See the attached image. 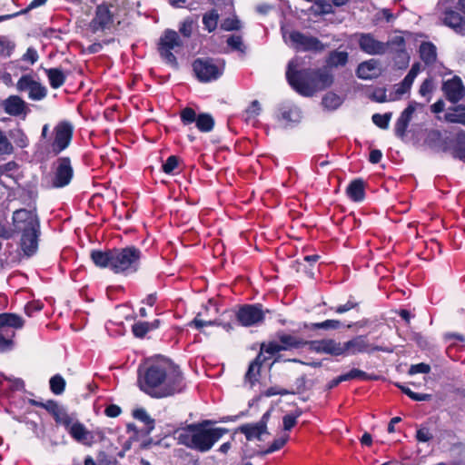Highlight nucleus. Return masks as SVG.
<instances>
[{
	"mask_svg": "<svg viewBox=\"0 0 465 465\" xmlns=\"http://www.w3.org/2000/svg\"><path fill=\"white\" fill-rule=\"evenodd\" d=\"M180 368L165 358L148 360L137 371V386L152 398L163 399L183 390Z\"/></svg>",
	"mask_w": 465,
	"mask_h": 465,
	"instance_id": "1",
	"label": "nucleus"
},
{
	"mask_svg": "<svg viewBox=\"0 0 465 465\" xmlns=\"http://www.w3.org/2000/svg\"><path fill=\"white\" fill-rule=\"evenodd\" d=\"M397 386L401 390L402 392H404L406 395H408L411 399L417 401H429L430 399V394H420L413 392L409 388L397 384Z\"/></svg>",
	"mask_w": 465,
	"mask_h": 465,
	"instance_id": "48",
	"label": "nucleus"
},
{
	"mask_svg": "<svg viewBox=\"0 0 465 465\" xmlns=\"http://www.w3.org/2000/svg\"><path fill=\"white\" fill-rule=\"evenodd\" d=\"M181 120L183 124H196L199 131L203 133L211 132L214 126V120L209 114H196L195 111L190 107L184 108L181 112Z\"/></svg>",
	"mask_w": 465,
	"mask_h": 465,
	"instance_id": "11",
	"label": "nucleus"
},
{
	"mask_svg": "<svg viewBox=\"0 0 465 465\" xmlns=\"http://www.w3.org/2000/svg\"><path fill=\"white\" fill-rule=\"evenodd\" d=\"M283 39L290 46L302 51H321L323 45L313 36L305 35L297 31L283 32Z\"/></svg>",
	"mask_w": 465,
	"mask_h": 465,
	"instance_id": "7",
	"label": "nucleus"
},
{
	"mask_svg": "<svg viewBox=\"0 0 465 465\" xmlns=\"http://www.w3.org/2000/svg\"><path fill=\"white\" fill-rule=\"evenodd\" d=\"M237 320L242 326L258 325L263 322L264 312L259 303L242 306L237 312Z\"/></svg>",
	"mask_w": 465,
	"mask_h": 465,
	"instance_id": "12",
	"label": "nucleus"
},
{
	"mask_svg": "<svg viewBox=\"0 0 465 465\" xmlns=\"http://www.w3.org/2000/svg\"><path fill=\"white\" fill-rule=\"evenodd\" d=\"M454 6L458 7L457 3L450 1L446 5H440V1L439 2V7L444 12V24L457 33L465 35V20L459 13L451 10Z\"/></svg>",
	"mask_w": 465,
	"mask_h": 465,
	"instance_id": "21",
	"label": "nucleus"
},
{
	"mask_svg": "<svg viewBox=\"0 0 465 465\" xmlns=\"http://www.w3.org/2000/svg\"><path fill=\"white\" fill-rule=\"evenodd\" d=\"M74 133V126L70 122H59L54 128V139L51 143L52 152L59 154L64 151L71 143Z\"/></svg>",
	"mask_w": 465,
	"mask_h": 465,
	"instance_id": "9",
	"label": "nucleus"
},
{
	"mask_svg": "<svg viewBox=\"0 0 465 465\" xmlns=\"http://www.w3.org/2000/svg\"><path fill=\"white\" fill-rule=\"evenodd\" d=\"M348 196L354 202H361L364 199V183L361 180L352 181L347 187Z\"/></svg>",
	"mask_w": 465,
	"mask_h": 465,
	"instance_id": "28",
	"label": "nucleus"
},
{
	"mask_svg": "<svg viewBox=\"0 0 465 465\" xmlns=\"http://www.w3.org/2000/svg\"><path fill=\"white\" fill-rule=\"evenodd\" d=\"M219 20V15L217 11L211 10L204 14L203 17V23L204 25V27L209 32H213L216 29L217 24Z\"/></svg>",
	"mask_w": 465,
	"mask_h": 465,
	"instance_id": "39",
	"label": "nucleus"
},
{
	"mask_svg": "<svg viewBox=\"0 0 465 465\" xmlns=\"http://www.w3.org/2000/svg\"><path fill=\"white\" fill-rule=\"evenodd\" d=\"M113 258L114 272L130 274L139 269L141 252L134 246L113 249Z\"/></svg>",
	"mask_w": 465,
	"mask_h": 465,
	"instance_id": "4",
	"label": "nucleus"
},
{
	"mask_svg": "<svg viewBox=\"0 0 465 465\" xmlns=\"http://www.w3.org/2000/svg\"><path fill=\"white\" fill-rule=\"evenodd\" d=\"M199 81L208 83L218 79L223 73V64L211 58H198L193 64Z\"/></svg>",
	"mask_w": 465,
	"mask_h": 465,
	"instance_id": "5",
	"label": "nucleus"
},
{
	"mask_svg": "<svg viewBox=\"0 0 465 465\" xmlns=\"http://www.w3.org/2000/svg\"><path fill=\"white\" fill-rule=\"evenodd\" d=\"M271 412L272 410L267 411L256 423H248L241 426L240 431L245 435L248 440H261L263 434H268L267 422L271 417Z\"/></svg>",
	"mask_w": 465,
	"mask_h": 465,
	"instance_id": "19",
	"label": "nucleus"
},
{
	"mask_svg": "<svg viewBox=\"0 0 465 465\" xmlns=\"http://www.w3.org/2000/svg\"><path fill=\"white\" fill-rule=\"evenodd\" d=\"M391 118V113H387L384 114H374L371 117L372 122L381 129H387L389 127Z\"/></svg>",
	"mask_w": 465,
	"mask_h": 465,
	"instance_id": "46",
	"label": "nucleus"
},
{
	"mask_svg": "<svg viewBox=\"0 0 465 465\" xmlns=\"http://www.w3.org/2000/svg\"><path fill=\"white\" fill-rule=\"evenodd\" d=\"M13 152V146L7 137L0 130V154H10Z\"/></svg>",
	"mask_w": 465,
	"mask_h": 465,
	"instance_id": "50",
	"label": "nucleus"
},
{
	"mask_svg": "<svg viewBox=\"0 0 465 465\" xmlns=\"http://www.w3.org/2000/svg\"><path fill=\"white\" fill-rule=\"evenodd\" d=\"M442 91L446 98L450 103L456 104L460 101L465 94V88L459 76H454L443 83Z\"/></svg>",
	"mask_w": 465,
	"mask_h": 465,
	"instance_id": "23",
	"label": "nucleus"
},
{
	"mask_svg": "<svg viewBox=\"0 0 465 465\" xmlns=\"http://www.w3.org/2000/svg\"><path fill=\"white\" fill-rule=\"evenodd\" d=\"M432 89H433V82L431 79L428 78L422 82V84L420 87L419 93L421 96H426L432 92Z\"/></svg>",
	"mask_w": 465,
	"mask_h": 465,
	"instance_id": "57",
	"label": "nucleus"
},
{
	"mask_svg": "<svg viewBox=\"0 0 465 465\" xmlns=\"http://www.w3.org/2000/svg\"><path fill=\"white\" fill-rule=\"evenodd\" d=\"M279 340L281 341V347L282 351H286L292 348H300L308 344V341H303L295 336L284 333L279 335Z\"/></svg>",
	"mask_w": 465,
	"mask_h": 465,
	"instance_id": "33",
	"label": "nucleus"
},
{
	"mask_svg": "<svg viewBox=\"0 0 465 465\" xmlns=\"http://www.w3.org/2000/svg\"><path fill=\"white\" fill-rule=\"evenodd\" d=\"M430 371V365L421 362V363L411 365L410 367V369H409L408 373L410 375H414V374H417V373H429Z\"/></svg>",
	"mask_w": 465,
	"mask_h": 465,
	"instance_id": "51",
	"label": "nucleus"
},
{
	"mask_svg": "<svg viewBox=\"0 0 465 465\" xmlns=\"http://www.w3.org/2000/svg\"><path fill=\"white\" fill-rule=\"evenodd\" d=\"M290 391L284 389H280L278 387H271L267 389L264 392V395L267 397L274 396V395H287Z\"/></svg>",
	"mask_w": 465,
	"mask_h": 465,
	"instance_id": "62",
	"label": "nucleus"
},
{
	"mask_svg": "<svg viewBox=\"0 0 465 465\" xmlns=\"http://www.w3.org/2000/svg\"><path fill=\"white\" fill-rule=\"evenodd\" d=\"M50 85L54 89L61 87L65 82V74L60 68L45 69Z\"/></svg>",
	"mask_w": 465,
	"mask_h": 465,
	"instance_id": "32",
	"label": "nucleus"
},
{
	"mask_svg": "<svg viewBox=\"0 0 465 465\" xmlns=\"http://www.w3.org/2000/svg\"><path fill=\"white\" fill-rule=\"evenodd\" d=\"M263 361H265V358L261 359V354H259L256 357V359L252 362H251L248 371L245 374V381H248L250 382L251 385H252L254 381H257V377L260 372V367Z\"/></svg>",
	"mask_w": 465,
	"mask_h": 465,
	"instance_id": "35",
	"label": "nucleus"
},
{
	"mask_svg": "<svg viewBox=\"0 0 465 465\" xmlns=\"http://www.w3.org/2000/svg\"><path fill=\"white\" fill-rule=\"evenodd\" d=\"M302 410L297 409L294 412L285 415L282 418L284 430H290L292 429L296 424L297 419L302 415Z\"/></svg>",
	"mask_w": 465,
	"mask_h": 465,
	"instance_id": "43",
	"label": "nucleus"
},
{
	"mask_svg": "<svg viewBox=\"0 0 465 465\" xmlns=\"http://www.w3.org/2000/svg\"><path fill=\"white\" fill-rule=\"evenodd\" d=\"M15 43L6 38L5 36L0 35V54L4 56H10L15 49Z\"/></svg>",
	"mask_w": 465,
	"mask_h": 465,
	"instance_id": "45",
	"label": "nucleus"
},
{
	"mask_svg": "<svg viewBox=\"0 0 465 465\" xmlns=\"http://www.w3.org/2000/svg\"><path fill=\"white\" fill-rule=\"evenodd\" d=\"M281 351H282L281 344H279L275 341H272L267 344H265V343L262 344L261 352L259 354H261V357L262 356L263 352H266L270 355H274L275 353H277Z\"/></svg>",
	"mask_w": 465,
	"mask_h": 465,
	"instance_id": "49",
	"label": "nucleus"
},
{
	"mask_svg": "<svg viewBox=\"0 0 465 465\" xmlns=\"http://www.w3.org/2000/svg\"><path fill=\"white\" fill-rule=\"evenodd\" d=\"M38 235L39 229L22 233L21 246L27 255H31L36 251L38 246Z\"/></svg>",
	"mask_w": 465,
	"mask_h": 465,
	"instance_id": "25",
	"label": "nucleus"
},
{
	"mask_svg": "<svg viewBox=\"0 0 465 465\" xmlns=\"http://www.w3.org/2000/svg\"><path fill=\"white\" fill-rule=\"evenodd\" d=\"M309 349L317 353H326L332 356L342 355L341 342L333 339H322L308 341Z\"/></svg>",
	"mask_w": 465,
	"mask_h": 465,
	"instance_id": "22",
	"label": "nucleus"
},
{
	"mask_svg": "<svg viewBox=\"0 0 465 465\" xmlns=\"http://www.w3.org/2000/svg\"><path fill=\"white\" fill-rule=\"evenodd\" d=\"M409 124L404 122L403 120L398 118L395 124V134L401 138L405 135V132L407 130Z\"/></svg>",
	"mask_w": 465,
	"mask_h": 465,
	"instance_id": "59",
	"label": "nucleus"
},
{
	"mask_svg": "<svg viewBox=\"0 0 465 465\" xmlns=\"http://www.w3.org/2000/svg\"><path fill=\"white\" fill-rule=\"evenodd\" d=\"M302 117L301 109L291 102L282 103L277 114V119L284 127H292L301 122Z\"/></svg>",
	"mask_w": 465,
	"mask_h": 465,
	"instance_id": "17",
	"label": "nucleus"
},
{
	"mask_svg": "<svg viewBox=\"0 0 465 465\" xmlns=\"http://www.w3.org/2000/svg\"><path fill=\"white\" fill-rule=\"evenodd\" d=\"M299 61L289 62L286 77L292 87L304 96H312L316 92L329 87L333 77L325 70H298Z\"/></svg>",
	"mask_w": 465,
	"mask_h": 465,
	"instance_id": "2",
	"label": "nucleus"
},
{
	"mask_svg": "<svg viewBox=\"0 0 465 465\" xmlns=\"http://www.w3.org/2000/svg\"><path fill=\"white\" fill-rule=\"evenodd\" d=\"M360 49L370 54H383L389 48V43L377 40L371 34L361 33L357 35Z\"/></svg>",
	"mask_w": 465,
	"mask_h": 465,
	"instance_id": "16",
	"label": "nucleus"
},
{
	"mask_svg": "<svg viewBox=\"0 0 465 465\" xmlns=\"http://www.w3.org/2000/svg\"><path fill=\"white\" fill-rule=\"evenodd\" d=\"M288 438L289 437L287 435H285V436H282V437H280V438L274 440L273 442L272 443V445L267 450V452L272 453V452H274V451L280 450L281 448H282L284 446V444L287 442Z\"/></svg>",
	"mask_w": 465,
	"mask_h": 465,
	"instance_id": "56",
	"label": "nucleus"
},
{
	"mask_svg": "<svg viewBox=\"0 0 465 465\" xmlns=\"http://www.w3.org/2000/svg\"><path fill=\"white\" fill-rule=\"evenodd\" d=\"M348 53L345 51H332L326 60V64L330 68L344 66L348 62Z\"/></svg>",
	"mask_w": 465,
	"mask_h": 465,
	"instance_id": "30",
	"label": "nucleus"
},
{
	"mask_svg": "<svg viewBox=\"0 0 465 465\" xmlns=\"http://www.w3.org/2000/svg\"><path fill=\"white\" fill-rule=\"evenodd\" d=\"M61 421L74 440L85 446L93 445L94 441V434L84 424L78 421L72 422L71 419L67 416L63 418Z\"/></svg>",
	"mask_w": 465,
	"mask_h": 465,
	"instance_id": "14",
	"label": "nucleus"
},
{
	"mask_svg": "<svg viewBox=\"0 0 465 465\" xmlns=\"http://www.w3.org/2000/svg\"><path fill=\"white\" fill-rule=\"evenodd\" d=\"M178 165V159L176 156H170L167 158L166 162L163 164V170L165 173H173L174 169Z\"/></svg>",
	"mask_w": 465,
	"mask_h": 465,
	"instance_id": "52",
	"label": "nucleus"
},
{
	"mask_svg": "<svg viewBox=\"0 0 465 465\" xmlns=\"http://www.w3.org/2000/svg\"><path fill=\"white\" fill-rule=\"evenodd\" d=\"M222 27L226 31L237 30L240 28V22L227 19L222 24Z\"/></svg>",
	"mask_w": 465,
	"mask_h": 465,
	"instance_id": "63",
	"label": "nucleus"
},
{
	"mask_svg": "<svg viewBox=\"0 0 465 465\" xmlns=\"http://www.w3.org/2000/svg\"><path fill=\"white\" fill-rule=\"evenodd\" d=\"M262 112V107L257 100H254L245 109L242 114V117L247 124H254L257 122V117Z\"/></svg>",
	"mask_w": 465,
	"mask_h": 465,
	"instance_id": "34",
	"label": "nucleus"
},
{
	"mask_svg": "<svg viewBox=\"0 0 465 465\" xmlns=\"http://www.w3.org/2000/svg\"><path fill=\"white\" fill-rule=\"evenodd\" d=\"M341 327V322L338 320H326L322 322H315L312 323L310 325V329L316 330V329H323V330H336Z\"/></svg>",
	"mask_w": 465,
	"mask_h": 465,
	"instance_id": "44",
	"label": "nucleus"
},
{
	"mask_svg": "<svg viewBox=\"0 0 465 465\" xmlns=\"http://www.w3.org/2000/svg\"><path fill=\"white\" fill-rule=\"evenodd\" d=\"M13 222L15 228L22 233L40 227L36 213L25 209L15 211L13 214Z\"/></svg>",
	"mask_w": 465,
	"mask_h": 465,
	"instance_id": "15",
	"label": "nucleus"
},
{
	"mask_svg": "<svg viewBox=\"0 0 465 465\" xmlns=\"http://www.w3.org/2000/svg\"><path fill=\"white\" fill-rule=\"evenodd\" d=\"M322 104L325 109L333 111L340 107L342 99L333 93H328L323 96Z\"/></svg>",
	"mask_w": 465,
	"mask_h": 465,
	"instance_id": "38",
	"label": "nucleus"
},
{
	"mask_svg": "<svg viewBox=\"0 0 465 465\" xmlns=\"http://www.w3.org/2000/svg\"><path fill=\"white\" fill-rule=\"evenodd\" d=\"M5 113L15 117L25 119L30 113L28 104L18 95H10L1 104Z\"/></svg>",
	"mask_w": 465,
	"mask_h": 465,
	"instance_id": "20",
	"label": "nucleus"
},
{
	"mask_svg": "<svg viewBox=\"0 0 465 465\" xmlns=\"http://www.w3.org/2000/svg\"><path fill=\"white\" fill-rule=\"evenodd\" d=\"M133 416L134 417V419H136L137 420H140L146 426L148 432H150L153 430L154 420L150 417V415L147 413V411L144 409L141 408V409L134 410L133 412Z\"/></svg>",
	"mask_w": 465,
	"mask_h": 465,
	"instance_id": "37",
	"label": "nucleus"
},
{
	"mask_svg": "<svg viewBox=\"0 0 465 465\" xmlns=\"http://www.w3.org/2000/svg\"><path fill=\"white\" fill-rule=\"evenodd\" d=\"M49 383H50V390L52 391L53 393H54L56 395H60L64 392V388H65V381L61 375L56 374V375L53 376L50 379Z\"/></svg>",
	"mask_w": 465,
	"mask_h": 465,
	"instance_id": "41",
	"label": "nucleus"
},
{
	"mask_svg": "<svg viewBox=\"0 0 465 465\" xmlns=\"http://www.w3.org/2000/svg\"><path fill=\"white\" fill-rule=\"evenodd\" d=\"M24 326V320L15 313L0 314V329L4 327H12L21 329Z\"/></svg>",
	"mask_w": 465,
	"mask_h": 465,
	"instance_id": "31",
	"label": "nucleus"
},
{
	"mask_svg": "<svg viewBox=\"0 0 465 465\" xmlns=\"http://www.w3.org/2000/svg\"><path fill=\"white\" fill-rule=\"evenodd\" d=\"M227 44L233 50L239 51L241 53L245 52V45H243L242 36L240 35H231L227 39Z\"/></svg>",
	"mask_w": 465,
	"mask_h": 465,
	"instance_id": "47",
	"label": "nucleus"
},
{
	"mask_svg": "<svg viewBox=\"0 0 465 465\" xmlns=\"http://www.w3.org/2000/svg\"><path fill=\"white\" fill-rule=\"evenodd\" d=\"M416 439L420 442H428L432 439V434L428 428H420L416 432Z\"/></svg>",
	"mask_w": 465,
	"mask_h": 465,
	"instance_id": "55",
	"label": "nucleus"
},
{
	"mask_svg": "<svg viewBox=\"0 0 465 465\" xmlns=\"http://www.w3.org/2000/svg\"><path fill=\"white\" fill-rule=\"evenodd\" d=\"M417 103L411 102L408 107L401 114L400 119L403 120L407 124H410L412 114L416 110Z\"/></svg>",
	"mask_w": 465,
	"mask_h": 465,
	"instance_id": "54",
	"label": "nucleus"
},
{
	"mask_svg": "<svg viewBox=\"0 0 465 465\" xmlns=\"http://www.w3.org/2000/svg\"><path fill=\"white\" fill-rule=\"evenodd\" d=\"M14 345L13 340L11 338H5L2 334H0V351L5 352L12 350Z\"/></svg>",
	"mask_w": 465,
	"mask_h": 465,
	"instance_id": "60",
	"label": "nucleus"
},
{
	"mask_svg": "<svg viewBox=\"0 0 465 465\" xmlns=\"http://www.w3.org/2000/svg\"><path fill=\"white\" fill-rule=\"evenodd\" d=\"M179 30L183 36L189 37L193 32V22L191 20H185L181 25Z\"/></svg>",
	"mask_w": 465,
	"mask_h": 465,
	"instance_id": "61",
	"label": "nucleus"
},
{
	"mask_svg": "<svg viewBox=\"0 0 465 465\" xmlns=\"http://www.w3.org/2000/svg\"><path fill=\"white\" fill-rule=\"evenodd\" d=\"M19 92H26L28 98L33 101H41L47 94V89L39 82H36L31 75L25 74L20 77L16 84Z\"/></svg>",
	"mask_w": 465,
	"mask_h": 465,
	"instance_id": "13",
	"label": "nucleus"
},
{
	"mask_svg": "<svg viewBox=\"0 0 465 465\" xmlns=\"http://www.w3.org/2000/svg\"><path fill=\"white\" fill-rule=\"evenodd\" d=\"M38 60V54L35 48L29 47L23 55V61L34 64Z\"/></svg>",
	"mask_w": 465,
	"mask_h": 465,
	"instance_id": "58",
	"label": "nucleus"
},
{
	"mask_svg": "<svg viewBox=\"0 0 465 465\" xmlns=\"http://www.w3.org/2000/svg\"><path fill=\"white\" fill-rule=\"evenodd\" d=\"M159 320L153 322H135L133 327V333L135 337L143 338L147 332L159 327Z\"/></svg>",
	"mask_w": 465,
	"mask_h": 465,
	"instance_id": "29",
	"label": "nucleus"
},
{
	"mask_svg": "<svg viewBox=\"0 0 465 465\" xmlns=\"http://www.w3.org/2000/svg\"><path fill=\"white\" fill-rule=\"evenodd\" d=\"M444 339L446 341L450 343V346L457 345L458 343H461L465 341L463 335L460 333L448 332L444 334Z\"/></svg>",
	"mask_w": 465,
	"mask_h": 465,
	"instance_id": "53",
	"label": "nucleus"
},
{
	"mask_svg": "<svg viewBox=\"0 0 465 465\" xmlns=\"http://www.w3.org/2000/svg\"><path fill=\"white\" fill-rule=\"evenodd\" d=\"M10 137L13 139L15 143L20 148H25L28 145V138L21 129L12 130L10 132Z\"/></svg>",
	"mask_w": 465,
	"mask_h": 465,
	"instance_id": "42",
	"label": "nucleus"
},
{
	"mask_svg": "<svg viewBox=\"0 0 465 465\" xmlns=\"http://www.w3.org/2000/svg\"><path fill=\"white\" fill-rule=\"evenodd\" d=\"M341 379L345 380V381H351V380H356V379L367 381V380H376L377 377L370 375V374L366 373L365 371H361L359 369H352L349 372L341 374Z\"/></svg>",
	"mask_w": 465,
	"mask_h": 465,
	"instance_id": "40",
	"label": "nucleus"
},
{
	"mask_svg": "<svg viewBox=\"0 0 465 465\" xmlns=\"http://www.w3.org/2000/svg\"><path fill=\"white\" fill-rule=\"evenodd\" d=\"M342 355H355L358 353L371 352L372 351H380L377 346H371L367 338L362 335L354 337L353 339L341 343Z\"/></svg>",
	"mask_w": 465,
	"mask_h": 465,
	"instance_id": "18",
	"label": "nucleus"
},
{
	"mask_svg": "<svg viewBox=\"0 0 465 465\" xmlns=\"http://www.w3.org/2000/svg\"><path fill=\"white\" fill-rule=\"evenodd\" d=\"M381 74V68L379 63L375 59L363 62L359 64L357 68V75L361 79H372L377 77Z\"/></svg>",
	"mask_w": 465,
	"mask_h": 465,
	"instance_id": "24",
	"label": "nucleus"
},
{
	"mask_svg": "<svg viewBox=\"0 0 465 465\" xmlns=\"http://www.w3.org/2000/svg\"><path fill=\"white\" fill-rule=\"evenodd\" d=\"M444 119L449 123L465 125V107L457 105L452 108H449L448 112L444 115Z\"/></svg>",
	"mask_w": 465,
	"mask_h": 465,
	"instance_id": "27",
	"label": "nucleus"
},
{
	"mask_svg": "<svg viewBox=\"0 0 465 465\" xmlns=\"http://www.w3.org/2000/svg\"><path fill=\"white\" fill-rule=\"evenodd\" d=\"M315 5L319 6L320 12L323 14L332 13V5L324 0H316Z\"/></svg>",
	"mask_w": 465,
	"mask_h": 465,
	"instance_id": "64",
	"label": "nucleus"
},
{
	"mask_svg": "<svg viewBox=\"0 0 465 465\" xmlns=\"http://www.w3.org/2000/svg\"><path fill=\"white\" fill-rule=\"evenodd\" d=\"M227 432L226 429L210 426V421L190 424L175 430L177 442L191 450L200 452L210 450L213 446Z\"/></svg>",
	"mask_w": 465,
	"mask_h": 465,
	"instance_id": "3",
	"label": "nucleus"
},
{
	"mask_svg": "<svg viewBox=\"0 0 465 465\" xmlns=\"http://www.w3.org/2000/svg\"><path fill=\"white\" fill-rule=\"evenodd\" d=\"M182 46V41L177 32L166 30L160 38L158 51L163 60L172 66H177L176 53Z\"/></svg>",
	"mask_w": 465,
	"mask_h": 465,
	"instance_id": "6",
	"label": "nucleus"
},
{
	"mask_svg": "<svg viewBox=\"0 0 465 465\" xmlns=\"http://www.w3.org/2000/svg\"><path fill=\"white\" fill-rule=\"evenodd\" d=\"M420 54L426 64H432L436 60V47L431 43H422L420 46Z\"/></svg>",
	"mask_w": 465,
	"mask_h": 465,
	"instance_id": "36",
	"label": "nucleus"
},
{
	"mask_svg": "<svg viewBox=\"0 0 465 465\" xmlns=\"http://www.w3.org/2000/svg\"><path fill=\"white\" fill-rule=\"evenodd\" d=\"M51 186L63 188L70 183L74 176V169L69 157H60L54 163Z\"/></svg>",
	"mask_w": 465,
	"mask_h": 465,
	"instance_id": "8",
	"label": "nucleus"
},
{
	"mask_svg": "<svg viewBox=\"0 0 465 465\" xmlns=\"http://www.w3.org/2000/svg\"><path fill=\"white\" fill-rule=\"evenodd\" d=\"M93 262L99 268H109L113 271V249L107 251L94 250L91 252Z\"/></svg>",
	"mask_w": 465,
	"mask_h": 465,
	"instance_id": "26",
	"label": "nucleus"
},
{
	"mask_svg": "<svg viewBox=\"0 0 465 465\" xmlns=\"http://www.w3.org/2000/svg\"><path fill=\"white\" fill-rule=\"evenodd\" d=\"M113 8L111 2H103L97 6L95 15L89 24V29L93 33L104 32L109 30L114 23Z\"/></svg>",
	"mask_w": 465,
	"mask_h": 465,
	"instance_id": "10",
	"label": "nucleus"
}]
</instances>
